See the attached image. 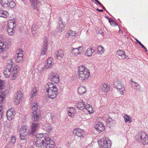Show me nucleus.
I'll return each mask as SVG.
<instances>
[{
  "mask_svg": "<svg viewBox=\"0 0 148 148\" xmlns=\"http://www.w3.org/2000/svg\"><path fill=\"white\" fill-rule=\"evenodd\" d=\"M46 133H39L36 135L35 145L41 148H53L54 142L47 137Z\"/></svg>",
  "mask_w": 148,
  "mask_h": 148,
  "instance_id": "nucleus-1",
  "label": "nucleus"
},
{
  "mask_svg": "<svg viewBox=\"0 0 148 148\" xmlns=\"http://www.w3.org/2000/svg\"><path fill=\"white\" fill-rule=\"evenodd\" d=\"M77 74L79 79L83 82L86 81L90 77L88 69L83 65L78 67Z\"/></svg>",
  "mask_w": 148,
  "mask_h": 148,
  "instance_id": "nucleus-2",
  "label": "nucleus"
},
{
  "mask_svg": "<svg viewBox=\"0 0 148 148\" xmlns=\"http://www.w3.org/2000/svg\"><path fill=\"white\" fill-rule=\"evenodd\" d=\"M48 86L46 92L48 93L49 97L51 99H55L58 93L57 87L55 84L50 82L48 83Z\"/></svg>",
  "mask_w": 148,
  "mask_h": 148,
  "instance_id": "nucleus-3",
  "label": "nucleus"
},
{
  "mask_svg": "<svg viewBox=\"0 0 148 148\" xmlns=\"http://www.w3.org/2000/svg\"><path fill=\"white\" fill-rule=\"evenodd\" d=\"M114 86L117 89L118 92L121 95L123 94L125 88L120 79L117 77H116L114 79Z\"/></svg>",
  "mask_w": 148,
  "mask_h": 148,
  "instance_id": "nucleus-4",
  "label": "nucleus"
},
{
  "mask_svg": "<svg viewBox=\"0 0 148 148\" xmlns=\"http://www.w3.org/2000/svg\"><path fill=\"white\" fill-rule=\"evenodd\" d=\"M100 147L104 148H110L112 145L111 140L108 138L104 137L98 141Z\"/></svg>",
  "mask_w": 148,
  "mask_h": 148,
  "instance_id": "nucleus-5",
  "label": "nucleus"
},
{
  "mask_svg": "<svg viewBox=\"0 0 148 148\" xmlns=\"http://www.w3.org/2000/svg\"><path fill=\"white\" fill-rule=\"evenodd\" d=\"M0 3L1 5L5 8H13L16 5L15 3L12 0H1Z\"/></svg>",
  "mask_w": 148,
  "mask_h": 148,
  "instance_id": "nucleus-6",
  "label": "nucleus"
},
{
  "mask_svg": "<svg viewBox=\"0 0 148 148\" xmlns=\"http://www.w3.org/2000/svg\"><path fill=\"white\" fill-rule=\"evenodd\" d=\"M138 142L145 145L148 143V136L145 132L142 133L141 135L138 138H136Z\"/></svg>",
  "mask_w": 148,
  "mask_h": 148,
  "instance_id": "nucleus-7",
  "label": "nucleus"
},
{
  "mask_svg": "<svg viewBox=\"0 0 148 148\" xmlns=\"http://www.w3.org/2000/svg\"><path fill=\"white\" fill-rule=\"evenodd\" d=\"M39 124V123H33L30 126L29 131V136H35V132L38 130Z\"/></svg>",
  "mask_w": 148,
  "mask_h": 148,
  "instance_id": "nucleus-8",
  "label": "nucleus"
},
{
  "mask_svg": "<svg viewBox=\"0 0 148 148\" xmlns=\"http://www.w3.org/2000/svg\"><path fill=\"white\" fill-rule=\"evenodd\" d=\"M73 133L76 136L80 137L81 138L84 137V131L83 130L80 128L74 129L73 131Z\"/></svg>",
  "mask_w": 148,
  "mask_h": 148,
  "instance_id": "nucleus-9",
  "label": "nucleus"
},
{
  "mask_svg": "<svg viewBox=\"0 0 148 148\" xmlns=\"http://www.w3.org/2000/svg\"><path fill=\"white\" fill-rule=\"evenodd\" d=\"M22 94L21 91H18L15 95L13 97L14 103L16 105H18L21 100Z\"/></svg>",
  "mask_w": 148,
  "mask_h": 148,
  "instance_id": "nucleus-10",
  "label": "nucleus"
},
{
  "mask_svg": "<svg viewBox=\"0 0 148 148\" xmlns=\"http://www.w3.org/2000/svg\"><path fill=\"white\" fill-rule=\"evenodd\" d=\"M31 6L37 10L41 4V0H29Z\"/></svg>",
  "mask_w": 148,
  "mask_h": 148,
  "instance_id": "nucleus-11",
  "label": "nucleus"
},
{
  "mask_svg": "<svg viewBox=\"0 0 148 148\" xmlns=\"http://www.w3.org/2000/svg\"><path fill=\"white\" fill-rule=\"evenodd\" d=\"M49 77L51 82L57 83L59 81V76L57 73H50Z\"/></svg>",
  "mask_w": 148,
  "mask_h": 148,
  "instance_id": "nucleus-12",
  "label": "nucleus"
},
{
  "mask_svg": "<svg viewBox=\"0 0 148 148\" xmlns=\"http://www.w3.org/2000/svg\"><path fill=\"white\" fill-rule=\"evenodd\" d=\"M104 127V124L101 122H98L95 127L96 130L99 133L105 130Z\"/></svg>",
  "mask_w": 148,
  "mask_h": 148,
  "instance_id": "nucleus-13",
  "label": "nucleus"
},
{
  "mask_svg": "<svg viewBox=\"0 0 148 148\" xmlns=\"http://www.w3.org/2000/svg\"><path fill=\"white\" fill-rule=\"evenodd\" d=\"M0 43V54L5 51L10 46L9 42Z\"/></svg>",
  "mask_w": 148,
  "mask_h": 148,
  "instance_id": "nucleus-14",
  "label": "nucleus"
},
{
  "mask_svg": "<svg viewBox=\"0 0 148 148\" xmlns=\"http://www.w3.org/2000/svg\"><path fill=\"white\" fill-rule=\"evenodd\" d=\"M86 105L85 102L81 100L76 104L75 107L79 110H82L85 108Z\"/></svg>",
  "mask_w": 148,
  "mask_h": 148,
  "instance_id": "nucleus-15",
  "label": "nucleus"
},
{
  "mask_svg": "<svg viewBox=\"0 0 148 148\" xmlns=\"http://www.w3.org/2000/svg\"><path fill=\"white\" fill-rule=\"evenodd\" d=\"M64 26L62 22V19L59 18V20L58 23V25L57 26L56 30L57 32H60L63 31L64 29Z\"/></svg>",
  "mask_w": 148,
  "mask_h": 148,
  "instance_id": "nucleus-16",
  "label": "nucleus"
},
{
  "mask_svg": "<svg viewBox=\"0 0 148 148\" xmlns=\"http://www.w3.org/2000/svg\"><path fill=\"white\" fill-rule=\"evenodd\" d=\"M64 52L62 50L56 51L54 53L55 58L59 60H61L64 57Z\"/></svg>",
  "mask_w": 148,
  "mask_h": 148,
  "instance_id": "nucleus-17",
  "label": "nucleus"
},
{
  "mask_svg": "<svg viewBox=\"0 0 148 148\" xmlns=\"http://www.w3.org/2000/svg\"><path fill=\"white\" fill-rule=\"evenodd\" d=\"M52 62L51 58H48L47 60V63H46L45 66L42 68L41 70V72H43L48 68L51 67L53 65Z\"/></svg>",
  "mask_w": 148,
  "mask_h": 148,
  "instance_id": "nucleus-18",
  "label": "nucleus"
},
{
  "mask_svg": "<svg viewBox=\"0 0 148 148\" xmlns=\"http://www.w3.org/2000/svg\"><path fill=\"white\" fill-rule=\"evenodd\" d=\"M31 115L32 119L34 122L38 121L40 116V113L35 111L32 112Z\"/></svg>",
  "mask_w": 148,
  "mask_h": 148,
  "instance_id": "nucleus-19",
  "label": "nucleus"
},
{
  "mask_svg": "<svg viewBox=\"0 0 148 148\" xmlns=\"http://www.w3.org/2000/svg\"><path fill=\"white\" fill-rule=\"evenodd\" d=\"M15 114V112L12 111L11 110H9L7 112L6 115L8 119L11 121L13 119Z\"/></svg>",
  "mask_w": 148,
  "mask_h": 148,
  "instance_id": "nucleus-20",
  "label": "nucleus"
},
{
  "mask_svg": "<svg viewBox=\"0 0 148 148\" xmlns=\"http://www.w3.org/2000/svg\"><path fill=\"white\" fill-rule=\"evenodd\" d=\"M47 40H45L43 43V45L42 46L41 55H45L47 52Z\"/></svg>",
  "mask_w": 148,
  "mask_h": 148,
  "instance_id": "nucleus-21",
  "label": "nucleus"
},
{
  "mask_svg": "<svg viewBox=\"0 0 148 148\" xmlns=\"http://www.w3.org/2000/svg\"><path fill=\"white\" fill-rule=\"evenodd\" d=\"M18 66H14V70L12 72L11 75L12 76L11 77V79L12 80H14L15 79L16 77L17 76L18 72Z\"/></svg>",
  "mask_w": 148,
  "mask_h": 148,
  "instance_id": "nucleus-22",
  "label": "nucleus"
},
{
  "mask_svg": "<svg viewBox=\"0 0 148 148\" xmlns=\"http://www.w3.org/2000/svg\"><path fill=\"white\" fill-rule=\"evenodd\" d=\"M117 54L123 59L129 58L125 54V51L122 50H119L117 51Z\"/></svg>",
  "mask_w": 148,
  "mask_h": 148,
  "instance_id": "nucleus-23",
  "label": "nucleus"
},
{
  "mask_svg": "<svg viewBox=\"0 0 148 148\" xmlns=\"http://www.w3.org/2000/svg\"><path fill=\"white\" fill-rule=\"evenodd\" d=\"M101 90L102 91L106 93L107 92L110 88V86L106 84H103L101 86Z\"/></svg>",
  "mask_w": 148,
  "mask_h": 148,
  "instance_id": "nucleus-24",
  "label": "nucleus"
},
{
  "mask_svg": "<svg viewBox=\"0 0 148 148\" xmlns=\"http://www.w3.org/2000/svg\"><path fill=\"white\" fill-rule=\"evenodd\" d=\"M71 50V53L75 56H77L79 54H81L82 53L81 51H79V49L78 48L72 47Z\"/></svg>",
  "mask_w": 148,
  "mask_h": 148,
  "instance_id": "nucleus-25",
  "label": "nucleus"
},
{
  "mask_svg": "<svg viewBox=\"0 0 148 148\" xmlns=\"http://www.w3.org/2000/svg\"><path fill=\"white\" fill-rule=\"evenodd\" d=\"M8 27L14 28L16 26V23L14 20H10L8 21Z\"/></svg>",
  "mask_w": 148,
  "mask_h": 148,
  "instance_id": "nucleus-26",
  "label": "nucleus"
},
{
  "mask_svg": "<svg viewBox=\"0 0 148 148\" xmlns=\"http://www.w3.org/2000/svg\"><path fill=\"white\" fill-rule=\"evenodd\" d=\"M29 130L27 129V127L25 126H22L20 129L19 132L23 133L25 134H29Z\"/></svg>",
  "mask_w": 148,
  "mask_h": 148,
  "instance_id": "nucleus-27",
  "label": "nucleus"
},
{
  "mask_svg": "<svg viewBox=\"0 0 148 148\" xmlns=\"http://www.w3.org/2000/svg\"><path fill=\"white\" fill-rule=\"evenodd\" d=\"M20 138L21 140H24V142H25L27 138L28 134L23 133L20 132Z\"/></svg>",
  "mask_w": 148,
  "mask_h": 148,
  "instance_id": "nucleus-28",
  "label": "nucleus"
},
{
  "mask_svg": "<svg viewBox=\"0 0 148 148\" xmlns=\"http://www.w3.org/2000/svg\"><path fill=\"white\" fill-rule=\"evenodd\" d=\"M8 12L6 11L1 10L0 11V17L7 18L9 16Z\"/></svg>",
  "mask_w": 148,
  "mask_h": 148,
  "instance_id": "nucleus-29",
  "label": "nucleus"
},
{
  "mask_svg": "<svg viewBox=\"0 0 148 148\" xmlns=\"http://www.w3.org/2000/svg\"><path fill=\"white\" fill-rule=\"evenodd\" d=\"M86 92V88L84 86H80L78 88V92L79 95H82L83 94L85 93Z\"/></svg>",
  "mask_w": 148,
  "mask_h": 148,
  "instance_id": "nucleus-30",
  "label": "nucleus"
},
{
  "mask_svg": "<svg viewBox=\"0 0 148 148\" xmlns=\"http://www.w3.org/2000/svg\"><path fill=\"white\" fill-rule=\"evenodd\" d=\"M36 24H34L32 26V33L33 36H36L37 34V30Z\"/></svg>",
  "mask_w": 148,
  "mask_h": 148,
  "instance_id": "nucleus-31",
  "label": "nucleus"
},
{
  "mask_svg": "<svg viewBox=\"0 0 148 148\" xmlns=\"http://www.w3.org/2000/svg\"><path fill=\"white\" fill-rule=\"evenodd\" d=\"M85 108L88 111L90 114L94 112V110L92 107L89 105H86Z\"/></svg>",
  "mask_w": 148,
  "mask_h": 148,
  "instance_id": "nucleus-32",
  "label": "nucleus"
},
{
  "mask_svg": "<svg viewBox=\"0 0 148 148\" xmlns=\"http://www.w3.org/2000/svg\"><path fill=\"white\" fill-rule=\"evenodd\" d=\"M12 71L9 70L8 69H5L4 71V74L6 78L9 77V76L11 74Z\"/></svg>",
  "mask_w": 148,
  "mask_h": 148,
  "instance_id": "nucleus-33",
  "label": "nucleus"
},
{
  "mask_svg": "<svg viewBox=\"0 0 148 148\" xmlns=\"http://www.w3.org/2000/svg\"><path fill=\"white\" fill-rule=\"evenodd\" d=\"M125 122V123L129 122V123L132 121V118L131 117L127 114H125L124 116Z\"/></svg>",
  "mask_w": 148,
  "mask_h": 148,
  "instance_id": "nucleus-34",
  "label": "nucleus"
},
{
  "mask_svg": "<svg viewBox=\"0 0 148 148\" xmlns=\"http://www.w3.org/2000/svg\"><path fill=\"white\" fill-rule=\"evenodd\" d=\"M97 53L99 55H101L104 53L105 50L104 48L101 46H99L97 48Z\"/></svg>",
  "mask_w": 148,
  "mask_h": 148,
  "instance_id": "nucleus-35",
  "label": "nucleus"
},
{
  "mask_svg": "<svg viewBox=\"0 0 148 148\" xmlns=\"http://www.w3.org/2000/svg\"><path fill=\"white\" fill-rule=\"evenodd\" d=\"M47 116H48L49 121L52 123H55V117L53 115L50 113H49L47 114Z\"/></svg>",
  "mask_w": 148,
  "mask_h": 148,
  "instance_id": "nucleus-36",
  "label": "nucleus"
},
{
  "mask_svg": "<svg viewBox=\"0 0 148 148\" xmlns=\"http://www.w3.org/2000/svg\"><path fill=\"white\" fill-rule=\"evenodd\" d=\"M14 29L8 27V28L7 29V32L9 35L12 36L13 35L14 33Z\"/></svg>",
  "mask_w": 148,
  "mask_h": 148,
  "instance_id": "nucleus-37",
  "label": "nucleus"
},
{
  "mask_svg": "<svg viewBox=\"0 0 148 148\" xmlns=\"http://www.w3.org/2000/svg\"><path fill=\"white\" fill-rule=\"evenodd\" d=\"M92 52L91 49L89 48L86 50V52L85 53V55L90 56L92 55Z\"/></svg>",
  "mask_w": 148,
  "mask_h": 148,
  "instance_id": "nucleus-38",
  "label": "nucleus"
},
{
  "mask_svg": "<svg viewBox=\"0 0 148 148\" xmlns=\"http://www.w3.org/2000/svg\"><path fill=\"white\" fill-rule=\"evenodd\" d=\"M38 110V104L36 103H34L33 104V106L32 107V112L35 111L37 112Z\"/></svg>",
  "mask_w": 148,
  "mask_h": 148,
  "instance_id": "nucleus-39",
  "label": "nucleus"
},
{
  "mask_svg": "<svg viewBox=\"0 0 148 148\" xmlns=\"http://www.w3.org/2000/svg\"><path fill=\"white\" fill-rule=\"evenodd\" d=\"M37 90L36 88L33 89V90L30 94V96L32 98L34 97L37 94Z\"/></svg>",
  "mask_w": 148,
  "mask_h": 148,
  "instance_id": "nucleus-40",
  "label": "nucleus"
},
{
  "mask_svg": "<svg viewBox=\"0 0 148 148\" xmlns=\"http://www.w3.org/2000/svg\"><path fill=\"white\" fill-rule=\"evenodd\" d=\"M14 68H14L12 67V64H8L6 66V68L5 69H8L13 71Z\"/></svg>",
  "mask_w": 148,
  "mask_h": 148,
  "instance_id": "nucleus-41",
  "label": "nucleus"
},
{
  "mask_svg": "<svg viewBox=\"0 0 148 148\" xmlns=\"http://www.w3.org/2000/svg\"><path fill=\"white\" fill-rule=\"evenodd\" d=\"M23 57H16L15 58V61L17 62H21L23 60Z\"/></svg>",
  "mask_w": 148,
  "mask_h": 148,
  "instance_id": "nucleus-42",
  "label": "nucleus"
},
{
  "mask_svg": "<svg viewBox=\"0 0 148 148\" xmlns=\"http://www.w3.org/2000/svg\"><path fill=\"white\" fill-rule=\"evenodd\" d=\"M109 20V22L110 23L111 25L112 26H116L118 25V24L116 23L113 19Z\"/></svg>",
  "mask_w": 148,
  "mask_h": 148,
  "instance_id": "nucleus-43",
  "label": "nucleus"
},
{
  "mask_svg": "<svg viewBox=\"0 0 148 148\" xmlns=\"http://www.w3.org/2000/svg\"><path fill=\"white\" fill-rule=\"evenodd\" d=\"M69 112H70L71 114H74L76 112L75 110L73 107H70L69 108V110L68 111Z\"/></svg>",
  "mask_w": 148,
  "mask_h": 148,
  "instance_id": "nucleus-44",
  "label": "nucleus"
},
{
  "mask_svg": "<svg viewBox=\"0 0 148 148\" xmlns=\"http://www.w3.org/2000/svg\"><path fill=\"white\" fill-rule=\"evenodd\" d=\"M4 84V81L0 79V90L3 89Z\"/></svg>",
  "mask_w": 148,
  "mask_h": 148,
  "instance_id": "nucleus-45",
  "label": "nucleus"
},
{
  "mask_svg": "<svg viewBox=\"0 0 148 148\" xmlns=\"http://www.w3.org/2000/svg\"><path fill=\"white\" fill-rule=\"evenodd\" d=\"M3 106L2 105H0V119L2 117L3 112Z\"/></svg>",
  "mask_w": 148,
  "mask_h": 148,
  "instance_id": "nucleus-46",
  "label": "nucleus"
},
{
  "mask_svg": "<svg viewBox=\"0 0 148 148\" xmlns=\"http://www.w3.org/2000/svg\"><path fill=\"white\" fill-rule=\"evenodd\" d=\"M16 140V138L14 136H12L11 138L10 139V143H12V145H14L15 143Z\"/></svg>",
  "mask_w": 148,
  "mask_h": 148,
  "instance_id": "nucleus-47",
  "label": "nucleus"
},
{
  "mask_svg": "<svg viewBox=\"0 0 148 148\" xmlns=\"http://www.w3.org/2000/svg\"><path fill=\"white\" fill-rule=\"evenodd\" d=\"M5 37L2 35H1L0 36V43H5L7 42H5Z\"/></svg>",
  "mask_w": 148,
  "mask_h": 148,
  "instance_id": "nucleus-48",
  "label": "nucleus"
},
{
  "mask_svg": "<svg viewBox=\"0 0 148 148\" xmlns=\"http://www.w3.org/2000/svg\"><path fill=\"white\" fill-rule=\"evenodd\" d=\"M69 36H74L75 35V32L72 30H70L69 31Z\"/></svg>",
  "mask_w": 148,
  "mask_h": 148,
  "instance_id": "nucleus-49",
  "label": "nucleus"
},
{
  "mask_svg": "<svg viewBox=\"0 0 148 148\" xmlns=\"http://www.w3.org/2000/svg\"><path fill=\"white\" fill-rule=\"evenodd\" d=\"M19 53H17V56L23 57V55L22 53V50L21 49L19 50Z\"/></svg>",
  "mask_w": 148,
  "mask_h": 148,
  "instance_id": "nucleus-50",
  "label": "nucleus"
},
{
  "mask_svg": "<svg viewBox=\"0 0 148 148\" xmlns=\"http://www.w3.org/2000/svg\"><path fill=\"white\" fill-rule=\"evenodd\" d=\"M112 121V119L110 117L108 118L106 120V122L107 124L110 123Z\"/></svg>",
  "mask_w": 148,
  "mask_h": 148,
  "instance_id": "nucleus-51",
  "label": "nucleus"
},
{
  "mask_svg": "<svg viewBox=\"0 0 148 148\" xmlns=\"http://www.w3.org/2000/svg\"><path fill=\"white\" fill-rule=\"evenodd\" d=\"M46 127L47 130H48V131L49 132L50 131L52 130L51 127L49 125L47 127Z\"/></svg>",
  "mask_w": 148,
  "mask_h": 148,
  "instance_id": "nucleus-52",
  "label": "nucleus"
},
{
  "mask_svg": "<svg viewBox=\"0 0 148 148\" xmlns=\"http://www.w3.org/2000/svg\"><path fill=\"white\" fill-rule=\"evenodd\" d=\"M4 98L1 95H0V105H1V103L3 102V99Z\"/></svg>",
  "mask_w": 148,
  "mask_h": 148,
  "instance_id": "nucleus-53",
  "label": "nucleus"
},
{
  "mask_svg": "<svg viewBox=\"0 0 148 148\" xmlns=\"http://www.w3.org/2000/svg\"><path fill=\"white\" fill-rule=\"evenodd\" d=\"M78 48L79 49V51H81L82 53L83 51V50L84 49H83V47L82 46L79 47L78 48Z\"/></svg>",
  "mask_w": 148,
  "mask_h": 148,
  "instance_id": "nucleus-54",
  "label": "nucleus"
},
{
  "mask_svg": "<svg viewBox=\"0 0 148 148\" xmlns=\"http://www.w3.org/2000/svg\"><path fill=\"white\" fill-rule=\"evenodd\" d=\"M92 49V52L93 53H94L96 51V49H95V48L94 47H92L90 48Z\"/></svg>",
  "mask_w": 148,
  "mask_h": 148,
  "instance_id": "nucleus-55",
  "label": "nucleus"
},
{
  "mask_svg": "<svg viewBox=\"0 0 148 148\" xmlns=\"http://www.w3.org/2000/svg\"><path fill=\"white\" fill-rule=\"evenodd\" d=\"M134 82V83H136V85H135V86H136V87H139V88H140V86L139 85V84H138V83H136V82Z\"/></svg>",
  "mask_w": 148,
  "mask_h": 148,
  "instance_id": "nucleus-56",
  "label": "nucleus"
},
{
  "mask_svg": "<svg viewBox=\"0 0 148 148\" xmlns=\"http://www.w3.org/2000/svg\"><path fill=\"white\" fill-rule=\"evenodd\" d=\"M95 2H97L99 5H101V3H100L98 0H94Z\"/></svg>",
  "mask_w": 148,
  "mask_h": 148,
  "instance_id": "nucleus-57",
  "label": "nucleus"
},
{
  "mask_svg": "<svg viewBox=\"0 0 148 148\" xmlns=\"http://www.w3.org/2000/svg\"><path fill=\"white\" fill-rule=\"evenodd\" d=\"M144 49H146V47L144 46L141 43L140 45Z\"/></svg>",
  "mask_w": 148,
  "mask_h": 148,
  "instance_id": "nucleus-58",
  "label": "nucleus"
},
{
  "mask_svg": "<svg viewBox=\"0 0 148 148\" xmlns=\"http://www.w3.org/2000/svg\"><path fill=\"white\" fill-rule=\"evenodd\" d=\"M134 40L138 42V43L139 44V45H140L141 43L140 41H139L136 38H135Z\"/></svg>",
  "mask_w": 148,
  "mask_h": 148,
  "instance_id": "nucleus-59",
  "label": "nucleus"
},
{
  "mask_svg": "<svg viewBox=\"0 0 148 148\" xmlns=\"http://www.w3.org/2000/svg\"><path fill=\"white\" fill-rule=\"evenodd\" d=\"M96 10L97 11H99V12H103V10H102V9L100 10V9H99L98 8H97L96 9Z\"/></svg>",
  "mask_w": 148,
  "mask_h": 148,
  "instance_id": "nucleus-60",
  "label": "nucleus"
},
{
  "mask_svg": "<svg viewBox=\"0 0 148 148\" xmlns=\"http://www.w3.org/2000/svg\"><path fill=\"white\" fill-rule=\"evenodd\" d=\"M106 18H107L108 19V20L109 21V20H112V19L111 18H109L108 16H106Z\"/></svg>",
  "mask_w": 148,
  "mask_h": 148,
  "instance_id": "nucleus-61",
  "label": "nucleus"
},
{
  "mask_svg": "<svg viewBox=\"0 0 148 148\" xmlns=\"http://www.w3.org/2000/svg\"><path fill=\"white\" fill-rule=\"evenodd\" d=\"M72 114H71L70 112H68V115H69V116H70L71 117H72Z\"/></svg>",
  "mask_w": 148,
  "mask_h": 148,
  "instance_id": "nucleus-62",
  "label": "nucleus"
},
{
  "mask_svg": "<svg viewBox=\"0 0 148 148\" xmlns=\"http://www.w3.org/2000/svg\"><path fill=\"white\" fill-rule=\"evenodd\" d=\"M123 31L121 30H119V34H122L123 33Z\"/></svg>",
  "mask_w": 148,
  "mask_h": 148,
  "instance_id": "nucleus-63",
  "label": "nucleus"
},
{
  "mask_svg": "<svg viewBox=\"0 0 148 148\" xmlns=\"http://www.w3.org/2000/svg\"><path fill=\"white\" fill-rule=\"evenodd\" d=\"M140 88H139V87H136V90H140Z\"/></svg>",
  "mask_w": 148,
  "mask_h": 148,
  "instance_id": "nucleus-64",
  "label": "nucleus"
}]
</instances>
